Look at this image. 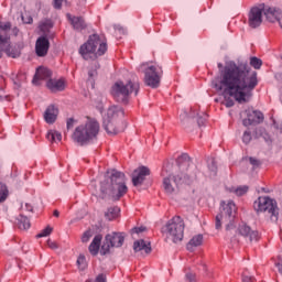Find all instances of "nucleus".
I'll return each instance as SVG.
<instances>
[{"mask_svg": "<svg viewBox=\"0 0 282 282\" xmlns=\"http://www.w3.org/2000/svg\"><path fill=\"white\" fill-rule=\"evenodd\" d=\"M219 76L212 85L216 91H224L236 102L243 105L250 102L252 91L259 85L257 72L251 70L246 63L237 64L232 61L224 64L218 63Z\"/></svg>", "mask_w": 282, "mask_h": 282, "instance_id": "obj_1", "label": "nucleus"}, {"mask_svg": "<svg viewBox=\"0 0 282 282\" xmlns=\"http://www.w3.org/2000/svg\"><path fill=\"white\" fill-rule=\"evenodd\" d=\"M100 192L104 198L112 197L115 202L124 197V194L129 192L124 173L118 172L117 170L108 171L105 180L100 184Z\"/></svg>", "mask_w": 282, "mask_h": 282, "instance_id": "obj_2", "label": "nucleus"}, {"mask_svg": "<svg viewBox=\"0 0 282 282\" xmlns=\"http://www.w3.org/2000/svg\"><path fill=\"white\" fill-rule=\"evenodd\" d=\"M176 164L178 166V171H182L181 175H170L163 178V188L167 195H173V193L177 191L180 184H191L197 177L195 174L184 173V171H188L191 167V158L188 154H182L178 156Z\"/></svg>", "mask_w": 282, "mask_h": 282, "instance_id": "obj_3", "label": "nucleus"}, {"mask_svg": "<svg viewBox=\"0 0 282 282\" xmlns=\"http://www.w3.org/2000/svg\"><path fill=\"white\" fill-rule=\"evenodd\" d=\"M107 53V40L98 34L89 36L88 41L79 47V54L85 61L98 58Z\"/></svg>", "mask_w": 282, "mask_h": 282, "instance_id": "obj_4", "label": "nucleus"}, {"mask_svg": "<svg viewBox=\"0 0 282 282\" xmlns=\"http://www.w3.org/2000/svg\"><path fill=\"white\" fill-rule=\"evenodd\" d=\"M100 133V123L96 119H88L85 124L78 126L74 133L73 139L79 144H89L91 140H96Z\"/></svg>", "mask_w": 282, "mask_h": 282, "instance_id": "obj_5", "label": "nucleus"}, {"mask_svg": "<svg viewBox=\"0 0 282 282\" xmlns=\"http://www.w3.org/2000/svg\"><path fill=\"white\" fill-rule=\"evenodd\" d=\"M124 118V110L120 106H111L104 116V129L110 135H117L122 131L118 124Z\"/></svg>", "mask_w": 282, "mask_h": 282, "instance_id": "obj_6", "label": "nucleus"}, {"mask_svg": "<svg viewBox=\"0 0 282 282\" xmlns=\"http://www.w3.org/2000/svg\"><path fill=\"white\" fill-rule=\"evenodd\" d=\"M140 91V84L128 82L124 84L123 82H117L111 88V95L115 98L117 102H123V105H127L129 102V96L131 94H134V96H138V93Z\"/></svg>", "mask_w": 282, "mask_h": 282, "instance_id": "obj_7", "label": "nucleus"}, {"mask_svg": "<svg viewBox=\"0 0 282 282\" xmlns=\"http://www.w3.org/2000/svg\"><path fill=\"white\" fill-rule=\"evenodd\" d=\"M220 206L221 210L215 219L216 230L221 228V221H229L226 230H232V228H235V223H232V219H235V216L237 215V205H235L232 200H229L227 204L226 202H221Z\"/></svg>", "mask_w": 282, "mask_h": 282, "instance_id": "obj_8", "label": "nucleus"}, {"mask_svg": "<svg viewBox=\"0 0 282 282\" xmlns=\"http://www.w3.org/2000/svg\"><path fill=\"white\" fill-rule=\"evenodd\" d=\"M184 219L180 216H174L170 219L164 228V232L169 239H172L174 243L184 239Z\"/></svg>", "mask_w": 282, "mask_h": 282, "instance_id": "obj_9", "label": "nucleus"}, {"mask_svg": "<svg viewBox=\"0 0 282 282\" xmlns=\"http://www.w3.org/2000/svg\"><path fill=\"white\" fill-rule=\"evenodd\" d=\"M141 69H144L145 85L152 89H158V87H160V82L162 80V74H164L160 65H150L147 67V64H142Z\"/></svg>", "mask_w": 282, "mask_h": 282, "instance_id": "obj_10", "label": "nucleus"}, {"mask_svg": "<svg viewBox=\"0 0 282 282\" xmlns=\"http://www.w3.org/2000/svg\"><path fill=\"white\" fill-rule=\"evenodd\" d=\"M253 208L257 213H269L271 217H276V203L268 196H260L253 203Z\"/></svg>", "mask_w": 282, "mask_h": 282, "instance_id": "obj_11", "label": "nucleus"}, {"mask_svg": "<svg viewBox=\"0 0 282 282\" xmlns=\"http://www.w3.org/2000/svg\"><path fill=\"white\" fill-rule=\"evenodd\" d=\"M124 243V235L122 232H112L106 236V243L101 247L102 254L109 252V248H120Z\"/></svg>", "mask_w": 282, "mask_h": 282, "instance_id": "obj_12", "label": "nucleus"}, {"mask_svg": "<svg viewBox=\"0 0 282 282\" xmlns=\"http://www.w3.org/2000/svg\"><path fill=\"white\" fill-rule=\"evenodd\" d=\"M248 23L253 30L261 26V23H263V4L251 8L248 15Z\"/></svg>", "mask_w": 282, "mask_h": 282, "instance_id": "obj_13", "label": "nucleus"}, {"mask_svg": "<svg viewBox=\"0 0 282 282\" xmlns=\"http://www.w3.org/2000/svg\"><path fill=\"white\" fill-rule=\"evenodd\" d=\"M263 14L267 19V21H269V23H279L280 28H282L281 24V19H282V11L281 9L276 8V7H265V4H263Z\"/></svg>", "mask_w": 282, "mask_h": 282, "instance_id": "obj_14", "label": "nucleus"}, {"mask_svg": "<svg viewBox=\"0 0 282 282\" xmlns=\"http://www.w3.org/2000/svg\"><path fill=\"white\" fill-rule=\"evenodd\" d=\"M151 175V170L149 167L141 165L137 167L132 173V184L133 186H142L144 180Z\"/></svg>", "mask_w": 282, "mask_h": 282, "instance_id": "obj_15", "label": "nucleus"}, {"mask_svg": "<svg viewBox=\"0 0 282 282\" xmlns=\"http://www.w3.org/2000/svg\"><path fill=\"white\" fill-rule=\"evenodd\" d=\"M247 118L242 120L243 127H250V124H259L263 122V112L259 110H246Z\"/></svg>", "mask_w": 282, "mask_h": 282, "instance_id": "obj_16", "label": "nucleus"}, {"mask_svg": "<svg viewBox=\"0 0 282 282\" xmlns=\"http://www.w3.org/2000/svg\"><path fill=\"white\" fill-rule=\"evenodd\" d=\"M47 52H50V40L47 36L42 35L37 37L35 42V54L40 58H43L44 56H47Z\"/></svg>", "mask_w": 282, "mask_h": 282, "instance_id": "obj_17", "label": "nucleus"}, {"mask_svg": "<svg viewBox=\"0 0 282 282\" xmlns=\"http://www.w3.org/2000/svg\"><path fill=\"white\" fill-rule=\"evenodd\" d=\"M238 232L241 235V237H245V239H248L250 242L259 241V231L252 230L250 226L246 224L239 225Z\"/></svg>", "mask_w": 282, "mask_h": 282, "instance_id": "obj_18", "label": "nucleus"}, {"mask_svg": "<svg viewBox=\"0 0 282 282\" xmlns=\"http://www.w3.org/2000/svg\"><path fill=\"white\" fill-rule=\"evenodd\" d=\"M58 118V108L54 105H50L44 111V121L46 124H54Z\"/></svg>", "mask_w": 282, "mask_h": 282, "instance_id": "obj_19", "label": "nucleus"}, {"mask_svg": "<svg viewBox=\"0 0 282 282\" xmlns=\"http://www.w3.org/2000/svg\"><path fill=\"white\" fill-rule=\"evenodd\" d=\"M52 76V70L45 67H39L33 78V85H39L40 80H45Z\"/></svg>", "mask_w": 282, "mask_h": 282, "instance_id": "obj_20", "label": "nucleus"}, {"mask_svg": "<svg viewBox=\"0 0 282 282\" xmlns=\"http://www.w3.org/2000/svg\"><path fill=\"white\" fill-rule=\"evenodd\" d=\"M134 252H144L145 254H151V242L144 241V239L137 240L133 243Z\"/></svg>", "mask_w": 282, "mask_h": 282, "instance_id": "obj_21", "label": "nucleus"}, {"mask_svg": "<svg viewBox=\"0 0 282 282\" xmlns=\"http://www.w3.org/2000/svg\"><path fill=\"white\" fill-rule=\"evenodd\" d=\"M46 86L51 91H64L65 79H48Z\"/></svg>", "mask_w": 282, "mask_h": 282, "instance_id": "obj_22", "label": "nucleus"}, {"mask_svg": "<svg viewBox=\"0 0 282 282\" xmlns=\"http://www.w3.org/2000/svg\"><path fill=\"white\" fill-rule=\"evenodd\" d=\"M67 19L73 25L74 30H85L87 28V24L85 23V20L80 17H73L72 14L67 13Z\"/></svg>", "mask_w": 282, "mask_h": 282, "instance_id": "obj_23", "label": "nucleus"}, {"mask_svg": "<svg viewBox=\"0 0 282 282\" xmlns=\"http://www.w3.org/2000/svg\"><path fill=\"white\" fill-rule=\"evenodd\" d=\"M0 50L10 54V33L6 31H0Z\"/></svg>", "mask_w": 282, "mask_h": 282, "instance_id": "obj_24", "label": "nucleus"}, {"mask_svg": "<svg viewBox=\"0 0 282 282\" xmlns=\"http://www.w3.org/2000/svg\"><path fill=\"white\" fill-rule=\"evenodd\" d=\"M101 241H102L101 235H97L94 237L91 243L88 247V250H89L90 254H93V257H96V254H98V251L100 250Z\"/></svg>", "mask_w": 282, "mask_h": 282, "instance_id": "obj_25", "label": "nucleus"}, {"mask_svg": "<svg viewBox=\"0 0 282 282\" xmlns=\"http://www.w3.org/2000/svg\"><path fill=\"white\" fill-rule=\"evenodd\" d=\"M202 243H204V236L196 235L188 241L186 248L189 252H193V250H195V248H198V246H202Z\"/></svg>", "mask_w": 282, "mask_h": 282, "instance_id": "obj_26", "label": "nucleus"}, {"mask_svg": "<svg viewBox=\"0 0 282 282\" xmlns=\"http://www.w3.org/2000/svg\"><path fill=\"white\" fill-rule=\"evenodd\" d=\"M119 215H120V207L118 206L110 207L105 213V217L106 219H108V221H113V219H118Z\"/></svg>", "mask_w": 282, "mask_h": 282, "instance_id": "obj_27", "label": "nucleus"}, {"mask_svg": "<svg viewBox=\"0 0 282 282\" xmlns=\"http://www.w3.org/2000/svg\"><path fill=\"white\" fill-rule=\"evenodd\" d=\"M18 223V227L20 228V230H28L30 229V218H28L26 216L24 215H20L18 218H17Z\"/></svg>", "mask_w": 282, "mask_h": 282, "instance_id": "obj_28", "label": "nucleus"}, {"mask_svg": "<svg viewBox=\"0 0 282 282\" xmlns=\"http://www.w3.org/2000/svg\"><path fill=\"white\" fill-rule=\"evenodd\" d=\"M48 142L56 143L63 140V134L56 130H50L46 134Z\"/></svg>", "mask_w": 282, "mask_h": 282, "instance_id": "obj_29", "label": "nucleus"}, {"mask_svg": "<svg viewBox=\"0 0 282 282\" xmlns=\"http://www.w3.org/2000/svg\"><path fill=\"white\" fill-rule=\"evenodd\" d=\"M8 195H10L8 186L3 182H0V204H3L8 199Z\"/></svg>", "mask_w": 282, "mask_h": 282, "instance_id": "obj_30", "label": "nucleus"}, {"mask_svg": "<svg viewBox=\"0 0 282 282\" xmlns=\"http://www.w3.org/2000/svg\"><path fill=\"white\" fill-rule=\"evenodd\" d=\"M3 89H6V78L0 75V100H11Z\"/></svg>", "mask_w": 282, "mask_h": 282, "instance_id": "obj_31", "label": "nucleus"}, {"mask_svg": "<svg viewBox=\"0 0 282 282\" xmlns=\"http://www.w3.org/2000/svg\"><path fill=\"white\" fill-rule=\"evenodd\" d=\"M256 138H263L265 142H270V135L265 133V129L263 128L256 129Z\"/></svg>", "mask_w": 282, "mask_h": 282, "instance_id": "obj_32", "label": "nucleus"}, {"mask_svg": "<svg viewBox=\"0 0 282 282\" xmlns=\"http://www.w3.org/2000/svg\"><path fill=\"white\" fill-rule=\"evenodd\" d=\"M220 94H223V96H225V100L223 101V105L225 107H227V108L235 107V99L228 97L230 95L225 94L224 91H220Z\"/></svg>", "mask_w": 282, "mask_h": 282, "instance_id": "obj_33", "label": "nucleus"}, {"mask_svg": "<svg viewBox=\"0 0 282 282\" xmlns=\"http://www.w3.org/2000/svg\"><path fill=\"white\" fill-rule=\"evenodd\" d=\"M249 187L247 185L243 186H239L237 188H232L231 191L238 196L241 197L243 195H246V193H248Z\"/></svg>", "mask_w": 282, "mask_h": 282, "instance_id": "obj_34", "label": "nucleus"}, {"mask_svg": "<svg viewBox=\"0 0 282 282\" xmlns=\"http://www.w3.org/2000/svg\"><path fill=\"white\" fill-rule=\"evenodd\" d=\"M54 28V24L51 22V20H45L40 23V30L42 32H47V30H52Z\"/></svg>", "mask_w": 282, "mask_h": 282, "instance_id": "obj_35", "label": "nucleus"}, {"mask_svg": "<svg viewBox=\"0 0 282 282\" xmlns=\"http://www.w3.org/2000/svg\"><path fill=\"white\" fill-rule=\"evenodd\" d=\"M250 65L254 69H261V65H263V62L258 57H251L250 58Z\"/></svg>", "mask_w": 282, "mask_h": 282, "instance_id": "obj_36", "label": "nucleus"}, {"mask_svg": "<svg viewBox=\"0 0 282 282\" xmlns=\"http://www.w3.org/2000/svg\"><path fill=\"white\" fill-rule=\"evenodd\" d=\"M52 235V227L44 228L40 234L36 235L37 239H41L43 237H50Z\"/></svg>", "mask_w": 282, "mask_h": 282, "instance_id": "obj_37", "label": "nucleus"}, {"mask_svg": "<svg viewBox=\"0 0 282 282\" xmlns=\"http://www.w3.org/2000/svg\"><path fill=\"white\" fill-rule=\"evenodd\" d=\"M257 279H254L253 275L250 274L248 271L242 272V282H254Z\"/></svg>", "mask_w": 282, "mask_h": 282, "instance_id": "obj_38", "label": "nucleus"}, {"mask_svg": "<svg viewBox=\"0 0 282 282\" xmlns=\"http://www.w3.org/2000/svg\"><path fill=\"white\" fill-rule=\"evenodd\" d=\"M25 80V75L19 73L15 78L13 77V83L17 87H21V82Z\"/></svg>", "mask_w": 282, "mask_h": 282, "instance_id": "obj_39", "label": "nucleus"}, {"mask_svg": "<svg viewBox=\"0 0 282 282\" xmlns=\"http://www.w3.org/2000/svg\"><path fill=\"white\" fill-rule=\"evenodd\" d=\"M251 141H252V134L250 133V131H245L242 135V142L245 144H250Z\"/></svg>", "mask_w": 282, "mask_h": 282, "instance_id": "obj_40", "label": "nucleus"}, {"mask_svg": "<svg viewBox=\"0 0 282 282\" xmlns=\"http://www.w3.org/2000/svg\"><path fill=\"white\" fill-rule=\"evenodd\" d=\"M77 265L80 267L82 269H84L87 265V259L85 258V256L80 254L77 258Z\"/></svg>", "mask_w": 282, "mask_h": 282, "instance_id": "obj_41", "label": "nucleus"}, {"mask_svg": "<svg viewBox=\"0 0 282 282\" xmlns=\"http://www.w3.org/2000/svg\"><path fill=\"white\" fill-rule=\"evenodd\" d=\"M12 28V24L10 22H6L3 24H0V31L8 33V31Z\"/></svg>", "mask_w": 282, "mask_h": 282, "instance_id": "obj_42", "label": "nucleus"}, {"mask_svg": "<svg viewBox=\"0 0 282 282\" xmlns=\"http://www.w3.org/2000/svg\"><path fill=\"white\" fill-rule=\"evenodd\" d=\"M249 162H250V164H251L254 169L261 166V161H259L258 159H254V158H252V156L249 158Z\"/></svg>", "mask_w": 282, "mask_h": 282, "instance_id": "obj_43", "label": "nucleus"}, {"mask_svg": "<svg viewBox=\"0 0 282 282\" xmlns=\"http://www.w3.org/2000/svg\"><path fill=\"white\" fill-rule=\"evenodd\" d=\"M208 169L209 171H212V173H214V175L217 174V163L215 162V160L210 161V164H208Z\"/></svg>", "mask_w": 282, "mask_h": 282, "instance_id": "obj_44", "label": "nucleus"}, {"mask_svg": "<svg viewBox=\"0 0 282 282\" xmlns=\"http://www.w3.org/2000/svg\"><path fill=\"white\" fill-rule=\"evenodd\" d=\"M89 239H91V232L89 230H87L82 236V241H83V243H87V241H89Z\"/></svg>", "mask_w": 282, "mask_h": 282, "instance_id": "obj_45", "label": "nucleus"}, {"mask_svg": "<svg viewBox=\"0 0 282 282\" xmlns=\"http://www.w3.org/2000/svg\"><path fill=\"white\" fill-rule=\"evenodd\" d=\"M206 120H207V116H206V113H204L203 117H199V118L197 119L198 127H204V126L206 124Z\"/></svg>", "mask_w": 282, "mask_h": 282, "instance_id": "obj_46", "label": "nucleus"}, {"mask_svg": "<svg viewBox=\"0 0 282 282\" xmlns=\"http://www.w3.org/2000/svg\"><path fill=\"white\" fill-rule=\"evenodd\" d=\"M147 230V227H134L132 229V235H140V232H144Z\"/></svg>", "mask_w": 282, "mask_h": 282, "instance_id": "obj_47", "label": "nucleus"}, {"mask_svg": "<svg viewBox=\"0 0 282 282\" xmlns=\"http://www.w3.org/2000/svg\"><path fill=\"white\" fill-rule=\"evenodd\" d=\"M76 120H74V118H69L66 122V127L67 129H74V124H75Z\"/></svg>", "mask_w": 282, "mask_h": 282, "instance_id": "obj_48", "label": "nucleus"}, {"mask_svg": "<svg viewBox=\"0 0 282 282\" xmlns=\"http://www.w3.org/2000/svg\"><path fill=\"white\" fill-rule=\"evenodd\" d=\"M95 282H107V275L100 273L99 275H97Z\"/></svg>", "mask_w": 282, "mask_h": 282, "instance_id": "obj_49", "label": "nucleus"}, {"mask_svg": "<svg viewBox=\"0 0 282 282\" xmlns=\"http://www.w3.org/2000/svg\"><path fill=\"white\" fill-rule=\"evenodd\" d=\"M53 6L56 10H61V8H63V0H54Z\"/></svg>", "mask_w": 282, "mask_h": 282, "instance_id": "obj_50", "label": "nucleus"}, {"mask_svg": "<svg viewBox=\"0 0 282 282\" xmlns=\"http://www.w3.org/2000/svg\"><path fill=\"white\" fill-rule=\"evenodd\" d=\"M47 246H48V248H51V250H56L58 248V245L52 240L47 241Z\"/></svg>", "mask_w": 282, "mask_h": 282, "instance_id": "obj_51", "label": "nucleus"}, {"mask_svg": "<svg viewBox=\"0 0 282 282\" xmlns=\"http://www.w3.org/2000/svg\"><path fill=\"white\" fill-rule=\"evenodd\" d=\"M275 267L278 268V272L282 274V260L275 263Z\"/></svg>", "mask_w": 282, "mask_h": 282, "instance_id": "obj_52", "label": "nucleus"}, {"mask_svg": "<svg viewBox=\"0 0 282 282\" xmlns=\"http://www.w3.org/2000/svg\"><path fill=\"white\" fill-rule=\"evenodd\" d=\"M186 279H187V281L193 282V281H195V275L193 273H187Z\"/></svg>", "mask_w": 282, "mask_h": 282, "instance_id": "obj_53", "label": "nucleus"}, {"mask_svg": "<svg viewBox=\"0 0 282 282\" xmlns=\"http://www.w3.org/2000/svg\"><path fill=\"white\" fill-rule=\"evenodd\" d=\"M96 74V70H90V72H88V76H89V78H94V75Z\"/></svg>", "mask_w": 282, "mask_h": 282, "instance_id": "obj_54", "label": "nucleus"}, {"mask_svg": "<svg viewBox=\"0 0 282 282\" xmlns=\"http://www.w3.org/2000/svg\"><path fill=\"white\" fill-rule=\"evenodd\" d=\"M53 215H54V217H59V216H61V213H59L57 209H55V210L53 212Z\"/></svg>", "mask_w": 282, "mask_h": 282, "instance_id": "obj_55", "label": "nucleus"}, {"mask_svg": "<svg viewBox=\"0 0 282 282\" xmlns=\"http://www.w3.org/2000/svg\"><path fill=\"white\" fill-rule=\"evenodd\" d=\"M32 21H33V19H32V18H30V19H29V21H28V23H32Z\"/></svg>", "mask_w": 282, "mask_h": 282, "instance_id": "obj_56", "label": "nucleus"}, {"mask_svg": "<svg viewBox=\"0 0 282 282\" xmlns=\"http://www.w3.org/2000/svg\"><path fill=\"white\" fill-rule=\"evenodd\" d=\"M13 32H15V34H17V32H19V29H17V28H15V29H13Z\"/></svg>", "mask_w": 282, "mask_h": 282, "instance_id": "obj_57", "label": "nucleus"}, {"mask_svg": "<svg viewBox=\"0 0 282 282\" xmlns=\"http://www.w3.org/2000/svg\"><path fill=\"white\" fill-rule=\"evenodd\" d=\"M86 282H94V280H86Z\"/></svg>", "mask_w": 282, "mask_h": 282, "instance_id": "obj_58", "label": "nucleus"}, {"mask_svg": "<svg viewBox=\"0 0 282 282\" xmlns=\"http://www.w3.org/2000/svg\"><path fill=\"white\" fill-rule=\"evenodd\" d=\"M0 58H1V53H0Z\"/></svg>", "mask_w": 282, "mask_h": 282, "instance_id": "obj_59", "label": "nucleus"}]
</instances>
